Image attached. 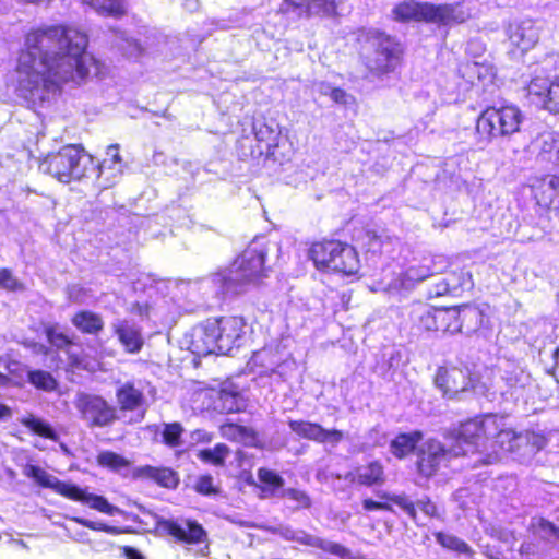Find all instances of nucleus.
Returning <instances> with one entry per match:
<instances>
[{
  "instance_id": "obj_7",
  "label": "nucleus",
  "mask_w": 559,
  "mask_h": 559,
  "mask_svg": "<svg viewBox=\"0 0 559 559\" xmlns=\"http://www.w3.org/2000/svg\"><path fill=\"white\" fill-rule=\"evenodd\" d=\"M368 40L372 41V53L361 58L367 76L382 79L394 73L403 63L404 44L396 36L380 29L371 31Z\"/></svg>"
},
{
  "instance_id": "obj_14",
  "label": "nucleus",
  "mask_w": 559,
  "mask_h": 559,
  "mask_svg": "<svg viewBox=\"0 0 559 559\" xmlns=\"http://www.w3.org/2000/svg\"><path fill=\"white\" fill-rule=\"evenodd\" d=\"M532 198L543 212H555L559 217V174H548L531 185Z\"/></svg>"
},
{
  "instance_id": "obj_39",
  "label": "nucleus",
  "mask_w": 559,
  "mask_h": 559,
  "mask_svg": "<svg viewBox=\"0 0 559 559\" xmlns=\"http://www.w3.org/2000/svg\"><path fill=\"white\" fill-rule=\"evenodd\" d=\"M379 498L382 500H386L391 506H397L406 515L413 520H417V510L416 503L404 492L402 493H390L386 491H380L378 493Z\"/></svg>"
},
{
  "instance_id": "obj_52",
  "label": "nucleus",
  "mask_w": 559,
  "mask_h": 559,
  "mask_svg": "<svg viewBox=\"0 0 559 559\" xmlns=\"http://www.w3.org/2000/svg\"><path fill=\"white\" fill-rule=\"evenodd\" d=\"M106 153L110 157L109 160L105 159L109 167L122 164V156L118 144L108 145ZM107 164H105V166Z\"/></svg>"
},
{
  "instance_id": "obj_50",
  "label": "nucleus",
  "mask_w": 559,
  "mask_h": 559,
  "mask_svg": "<svg viewBox=\"0 0 559 559\" xmlns=\"http://www.w3.org/2000/svg\"><path fill=\"white\" fill-rule=\"evenodd\" d=\"M361 504H362L364 510L367 512L377 511V510L385 511V512H394L393 507L386 500L376 501L371 498H365V499H362Z\"/></svg>"
},
{
  "instance_id": "obj_59",
  "label": "nucleus",
  "mask_w": 559,
  "mask_h": 559,
  "mask_svg": "<svg viewBox=\"0 0 559 559\" xmlns=\"http://www.w3.org/2000/svg\"><path fill=\"white\" fill-rule=\"evenodd\" d=\"M9 383H10V378H9V376H7V374H4V373H2V372L0 371V385H1V386H5V385H8Z\"/></svg>"
},
{
  "instance_id": "obj_18",
  "label": "nucleus",
  "mask_w": 559,
  "mask_h": 559,
  "mask_svg": "<svg viewBox=\"0 0 559 559\" xmlns=\"http://www.w3.org/2000/svg\"><path fill=\"white\" fill-rule=\"evenodd\" d=\"M209 408L219 415L242 413L247 408V400L235 385H225L210 390Z\"/></svg>"
},
{
  "instance_id": "obj_48",
  "label": "nucleus",
  "mask_w": 559,
  "mask_h": 559,
  "mask_svg": "<svg viewBox=\"0 0 559 559\" xmlns=\"http://www.w3.org/2000/svg\"><path fill=\"white\" fill-rule=\"evenodd\" d=\"M543 159L549 162H557L559 159V142L555 139L545 141L540 151Z\"/></svg>"
},
{
  "instance_id": "obj_31",
  "label": "nucleus",
  "mask_w": 559,
  "mask_h": 559,
  "mask_svg": "<svg viewBox=\"0 0 559 559\" xmlns=\"http://www.w3.org/2000/svg\"><path fill=\"white\" fill-rule=\"evenodd\" d=\"M71 323L82 334L98 335L104 331L105 322L99 313L91 310H79L71 317Z\"/></svg>"
},
{
  "instance_id": "obj_40",
  "label": "nucleus",
  "mask_w": 559,
  "mask_h": 559,
  "mask_svg": "<svg viewBox=\"0 0 559 559\" xmlns=\"http://www.w3.org/2000/svg\"><path fill=\"white\" fill-rule=\"evenodd\" d=\"M229 452V448L225 443H216L212 449L200 450L198 457L204 463L224 466Z\"/></svg>"
},
{
  "instance_id": "obj_32",
  "label": "nucleus",
  "mask_w": 559,
  "mask_h": 559,
  "mask_svg": "<svg viewBox=\"0 0 559 559\" xmlns=\"http://www.w3.org/2000/svg\"><path fill=\"white\" fill-rule=\"evenodd\" d=\"M114 332L127 353L138 354L142 350L144 340L139 329L128 324L127 321H122L115 325Z\"/></svg>"
},
{
  "instance_id": "obj_3",
  "label": "nucleus",
  "mask_w": 559,
  "mask_h": 559,
  "mask_svg": "<svg viewBox=\"0 0 559 559\" xmlns=\"http://www.w3.org/2000/svg\"><path fill=\"white\" fill-rule=\"evenodd\" d=\"M267 254L265 245L252 241L227 267L214 272L212 281L223 298L237 297L251 287H259L269 276L270 267L265 265Z\"/></svg>"
},
{
  "instance_id": "obj_47",
  "label": "nucleus",
  "mask_w": 559,
  "mask_h": 559,
  "mask_svg": "<svg viewBox=\"0 0 559 559\" xmlns=\"http://www.w3.org/2000/svg\"><path fill=\"white\" fill-rule=\"evenodd\" d=\"M416 506L419 507V509L426 516H428L430 519H439L440 518L439 508H438L437 503L430 497L425 496L424 498L418 500Z\"/></svg>"
},
{
  "instance_id": "obj_28",
  "label": "nucleus",
  "mask_w": 559,
  "mask_h": 559,
  "mask_svg": "<svg viewBox=\"0 0 559 559\" xmlns=\"http://www.w3.org/2000/svg\"><path fill=\"white\" fill-rule=\"evenodd\" d=\"M44 334L47 342L56 350H63L68 356V361L72 368L83 367V357L79 354L71 353L73 346H75L74 340L61 332L57 324H47L44 326Z\"/></svg>"
},
{
  "instance_id": "obj_37",
  "label": "nucleus",
  "mask_w": 559,
  "mask_h": 559,
  "mask_svg": "<svg viewBox=\"0 0 559 559\" xmlns=\"http://www.w3.org/2000/svg\"><path fill=\"white\" fill-rule=\"evenodd\" d=\"M96 464L117 473L131 466V462L127 457L110 450L100 451L96 455Z\"/></svg>"
},
{
  "instance_id": "obj_45",
  "label": "nucleus",
  "mask_w": 559,
  "mask_h": 559,
  "mask_svg": "<svg viewBox=\"0 0 559 559\" xmlns=\"http://www.w3.org/2000/svg\"><path fill=\"white\" fill-rule=\"evenodd\" d=\"M74 522L81 524L82 526L84 527H87L92 531H96V532H105V533H108V534H111V535H118L120 533H122V530L119 528V527H116V526H110L106 523H103V522H95V521H91V520H87V519H84V518H73L72 519Z\"/></svg>"
},
{
  "instance_id": "obj_10",
  "label": "nucleus",
  "mask_w": 559,
  "mask_h": 559,
  "mask_svg": "<svg viewBox=\"0 0 559 559\" xmlns=\"http://www.w3.org/2000/svg\"><path fill=\"white\" fill-rule=\"evenodd\" d=\"M452 307H437L423 301L409 306L408 319L412 331L417 335L452 334L456 329Z\"/></svg>"
},
{
  "instance_id": "obj_43",
  "label": "nucleus",
  "mask_w": 559,
  "mask_h": 559,
  "mask_svg": "<svg viewBox=\"0 0 559 559\" xmlns=\"http://www.w3.org/2000/svg\"><path fill=\"white\" fill-rule=\"evenodd\" d=\"M0 361L4 362L5 374L9 376L10 381L14 380L16 384L21 385L20 381L24 379L27 372L26 367L10 356L0 357Z\"/></svg>"
},
{
  "instance_id": "obj_15",
  "label": "nucleus",
  "mask_w": 559,
  "mask_h": 559,
  "mask_svg": "<svg viewBox=\"0 0 559 559\" xmlns=\"http://www.w3.org/2000/svg\"><path fill=\"white\" fill-rule=\"evenodd\" d=\"M473 287L471 273L463 269L452 270L444 273L442 278L435 282L427 290V298L459 297L466 289Z\"/></svg>"
},
{
  "instance_id": "obj_49",
  "label": "nucleus",
  "mask_w": 559,
  "mask_h": 559,
  "mask_svg": "<svg viewBox=\"0 0 559 559\" xmlns=\"http://www.w3.org/2000/svg\"><path fill=\"white\" fill-rule=\"evenodd\" d=\"M286 539L299 543L300 545L319 548L321 538L316 537L309 533L301 532V534H292L287 536Z\"/></svg>"
},
{
  "instance_id": "obj_23",
  "label": "nucleus",
  "mask_w": 559,
  "mask_h": 559,
  "mask_svg": "<svg viewBox=\"0 0 559 559\" xmlns=\"http://www.w3.org/2000/svg\"><path fill=\"white\" fill-rule=\"evenodd\" d=\"M538 39L537 29L528 22L513 23L508 27V41L513 55H524L535 47Z\"/></svg>"
},
{
  "instance_id": "obj_11",
  "label": "nucleus",
  "mask_w": 559,
  "mask_h": 559,
  "mask_svg": "<svg viewBox=\"0 0 559 559\" xmlns=\"http://www.w3.org/2000/svg\"><path fill=\"white\" fill-rule=\"evenodd\" d=\"M435 385L448 399H457L461 394L475 391L480 377L468 366H440L433 378Z\"/></svg>"
},
{
  "instance_id": "obj_26",
  "label": "nucleus",
  "mask_w": 559,
  "mask_h": 559,
  "mask_svg": "<svg viewBox=\"0 0 559 559\" xmlns=\"http://www.w3.org/2000/svg\"><path fill=\"white\" fill-rule=\"evenodd\" d=\"M218 432L222 438L240 443L245 447L261 448V441L258 431L238 421L225 420L218 426Z\"/></svg>"
},
{
  "instance_id": "obj_17",
  "label": "nucleus",
  "mask_w": 559,
  "mask_h": 559,
  "mask_svg": "<svg viewBox=\"0 0 559 559\" xmlns=\"http://www.w3.org/2000/svg\"><path fill=\"white\" fill-rule=\"evenodd\" d=\"M527 96L544 109L559 114V80L549 81L544 76H535L527 84Z\"/></svg>"
},
{
  "instance_id": "obj_51",
  "label": "nucleus",
  "mask_w": 559,
  "mask_h": 559,
  "mask_svg": "<svg viewBox=\"0 0 559 559\" xmlns=\"http://www.w3.org/2000/svg\"><path fill=\"white\" fill-rule=\"evenodd\" d=\"M151 305L148 302H132L129 312L139 317L140 319H148L151 313Z\"/></svg>"
},
{
  "instance_id": "obj_36",
  "label": "nucleus",
  "mask_w": 559,
  "mask_h": 559,
  "mask_svg": "<svg viewBox=\"0 0 559 559\" xmlns=\"http://www.w3.org/2000/svg\"><path fill=\"white\" fill-rule=\"evenodd\" d=\"M27 382L36 390L52 392L58 388L57 379L46 370L31 369L26 372Z\"/></svg>"
},
{
  "instance_id": "obj_20",
  "label": "nucleus",
  "mask_w": 559,
  "mask_h": 559,
  "mask_svg": "<svg viewBox=\"0 0 559 559\" xmlns=\"http://www.w3.org/2000/svg\"><path fill=\"white\" fill-rule=\"evenodd\" d=\"M289 429L298 437L318 443L337 444L344 439V432L338 429H325L318 423L307 420H288Z\"/></svg>"
},
{
  "instance_id": "obj_58",
  "label": "nucleus",
  "mask_w": 559,
  "mask_h": 559,
  "mask_svg": "<svg viewBox=\"0 0 559 559\" xmlns=\"http://www.w3.org/2000/svg\"><path fill=\"white\" fill-rule=\"evenodd\" d=\"M554 357H555L554 372H555L556 379L559 383V347L556 348Z\"/></svg>"
},
{
  "instance_id": "obj_53",
  "label": "nucleus",
  "mask_w": 559,
  "mask_h": 559,
  "mask_svg": "<svg viewBox=\"0 0 559 559\" xmlns=\"http://www.w3.org/2000/svg\"><path fill=\"white\" fill-rule=\"evenodd\" d=\"M0 287L14 290L17 287V281L13 277L9 269H0Z\"/></svg>"
},
{
  "instance_id": "obj_46",
  "label": "nucleus",
  "mask_w": 559,
  "mask_h": 559,
  "mask_svg": "<svg viewBox=\"0 0 559 559\" xmlns=\"http://www.w3.org/2000/svg\"><path fill=\"white\" fill-rule=\"evenodd\" d=\"M194 490L203 496L216 495L218 492L217 487L214 486L213 477L210 474L201 475L197 479Z\"/></svg>"
},
{
  "instance_id": "obj_9",
  "label": "nucleus",
  "mask_w": 559,
  "mask_h": 559,
  "mask_svg": "<svg viewBox=\"0 0 559 559\" xmlns=\"http://www.w3.org/2000/svg\"><path fill=\"white\" fill-rule=\"evenodd\" d=\"M524 116L513 104L485 107L475 123L476 134L487 142L510 139L521 131Z\"/></svg>"
},
{
  "instance_id": "obj_27",
  "label": "nucleus",
  "mask_w": 559,
  "mask_h": 559,
  "mask_svg": "<svg viewBox=\"0 0 559 559\" xmlns=\"http://www.w3.org/2000/svg\"><path fill=\"white\" fill-rule=\"evenodd\" d=\"M132 478L140 480H152L156 485L167 489H175L180 483L176 471L166 466L143 465L132 471Z\"/></svg>"
},
{
  "instance_id": "obj_6",
  "label": "nucleus",
  "mask_w": 559,
  "mask_h": 559,
  "mask_svg": "<svg viewBox=\"0 0 559 559\" xmlns=\"http://www.w3.org/2000/svg\"><path fill=\"white\" fill-rule=\"evenodd\" d=\"M105 164L106 160L97 163L82 144H66L46 154L39 162V169L59 182L70 183L92 175L99 178L104 173Z\"/></svg>"
},
{
  "instance_id": "obj_13",
  "label": "nucleus",
  "mask_w": 559,
  "mask_h": 559,
  "mask_svg": "<svg viewBox=\"0 0 559 559\" xmlns=\"http://www.w3.org/2000/svg\"><path fill=\"white\" fill-rule=\"evenodd\" d=\"M156 528L181 544L197 545L207 539L204 527L192 519H187L181 525L177 520L160 518L156 521Z\"/></svg>"
},
{
  "instance_id": "obj_42",
  "label": "nucleus",
  "mask_w": 559,
  "mask_h": 559,
  "mask_svg": "<svg viewBox=\"0 0 559 559\" xmlns=\"http://www.w3.org/2000/svg\"><path fill=\"white\" fill-rule=\"evenodd\" d=\"M183 428L180 423H168L164 425L162 440L169 448H177L181 444Z\"/></svg>"
},
{
  "instance_id": "obj_60",
  "label": "nucleus",
  "mask_w": 559,
  "mask_h": 559,
  "mask_svg": "<svg viewBox=\"0 0 559 559\" xmlns=\"http://www.w3.org/2000/svg\"><path fill=\"white\" fill-rule=\"evenodd\" d=\"M248 154L243 153L242 159L247 158Z\"/></svg>"
},
{
  "instance_id": "obj_16",
  "label": "nucleus",
  "mask_w": 559,
  "mask_h": 559,
  "mask_svg": "<svg viewBox=\"0 0 559 559\" xmlns=\"http://www.w3.org/2000/svg\"><path fill=\"white\" fill-rule=\"evenodd\" d=\"M281 14L296 12L299 17L334 16L337 13V0H283L278 8Z\"/></svg>"
},
{
  "instance_id": "obj_21",
  "label": "nucleus",
  "mask_w": 559,
  "mask_h": 559,
  "mask_svg": "<svg viewBox=\"0 0 559 559\" xmlns=\"http://www.w3.org/2000/svg\"><path fill=\"white\" fill-rule=\"evenodd\" d=\"M454 311V323L456 329L453 334L465 331L466 333L477 332L487 323V316L484 310L475 304H463L460 306H451Z\"/></svg>"
},
{
  "instance_id": "obj_12",
  "label": "nucleus",
  "mask_w": 559,
  "mask_h": 559,
  "mask_svg": "<svg viewBox=\"0 0 559 559\" xmlns=\"http://www.w3.org/2000/svg\"><path fill=\"white\" fill-rule=\"evenodd\" d=\"M74 406L90 428L108 427L119 419L117 408L99 394L79 393Z\"/></svg>"
},
{
  "instance_id": "obj_25",
  "label": "nucleus",
  "mask_w": 559,
  "mask_h": 559,
  "mask_svg": "<svg viewBox=\"0 0 559 559\" xmlns=\"http://www.w3.org/2000/svg\"><path fill=\"white\" fill-rule=\"evenodd\" d=\"M340 241L336 238L323 237L308 245L307 258L318 272L325 273L332 258L336 254Z\"/></svg>"
},
{
  "instance_id": "obj_29",
  "label": "nucleus",
  "mask_w": 559,
  "mask_h": 559,
  "mask_svg": "<svg viewBox=\"0 0 559 559\" xmlns=\"http://www.w3.org/2000/svg\"><path fill=\"white\" fill-rule=\"evenodd\" d=\"M423 439L424 432L421 430L400 432L390 441V452L396 460H404L416 454L418 444Z\"/></svg>"
},
{
  "instance_id": "obj_33",
  "label": "nucleus",
  "mask_w": 559,
  "mask_h": 559,
  "mask_svg": "<svg viewBox=\"0 0 559 559\" xmlns=\"http://www.w3.org/2000/svg\"><path fill=\"white\" fill-rule=\"evenodd\" d=\"M94 9L99 15L112 17L116 20L122 19L128 13V5L126 0H80Z\"/></svg>"
},
{
  "instance_id": "obj_34",
  "label": "nucleus",
  "mask_w": 559,
  "mask_h": 559,
  "mask_svg": "<svg viewBox=\"0 0 559 559\" xmlns=\"http://www.w3.org/2000/svg\"><path fill=\"white\" fill-rule=\"evenodd\" d=\"M262 498L276 496L284 486V478L273 469L260 467L257 471Z\"/></svg>"
},
{
  "instance_id": "obj_24",
  "label": "nucleus",
  "mask_w": 559,
  "mask_h": 559,
  "mask_svg": "<svg viewBox=\"0 0 559 559\" xmlns=\"http://www.w3.org/2000/svg\"><path fill=\"white\" fill-rule=\"evenodd\" d=\"M117 412L132 413L142 411L144 416L146 408V397L141 388H138L133 381H126L116 388Z\"/></svg>"
},
{
  "instance_id": "obj_19",
  "label": "nucleus",
  "mask_w": 559,
  "mask_h": 559,
  "mask_svg": "<svg viewBox=\"0 0 559 559\" xmlns=\"http://www.w3.org/2000/svg\"><path fill=\"white\" fill-rule=\"evenodd\" d=\"M360 270V258L354 246L341 240L336 254L332 258L325 273L342 277L356 276Z\"/></svg>"
},
{
  "instance_id": "obj_2",
  "label": "nucleus",
  "mask_w": 559,
  "mask_h": 559,
  "mask_svg": "<svg viewBox=\"0 0 559 559\" xmlns=\"http://www.w3.org/2000/svg\"><path fill=\"white\" fill-rule=\"evenodd\" d=\"M521 433L507 423L504 415L481 413L461 420L444 433L447 444L429 441L416 452L415 468L419 477L436 476L442 463L479 453L478 465H492L518 450Z\"/></svg>"
},
{
  "instance_id": "obj_56",
  "label": "nucleus",
  "mask_w": 559,
  "mask_h": 559,
  "mask_svg": "<svg viewBox=\"0 0 559 559\" xmlns=\"http://www.w3.org/2000/svg\"><path fill=\"white\" fill-rule=\"evenodd\" d=\"M11 415H12L11 408L5 404L0 403V420L4 419V418H9Z\"/></svg>"
},
{
  "instance_id": "obj_55",
  "label": "nucleus",
  "mask_w": 559,
  "mask_h": 559,
  "mask_svg": "<svg viewBox=\"0 0 559 559\" xmlns=\"http://www.w3.org/2000/svg\"><path fill=\"white\" fill-rule=\"evenodd\" d=\"M122 554L127 559H144L143 555L131 546H124L122 547Z\"/></svg>"
},
{
  "instance_id": "obj_41",
  "label": "nucleus",
  "mask_w": 559,
  "mask_h": 559,
  "mask_svg": "<svg viewBox=\"0 0 559 559\" xmlns=\"http://www.w3.org/2000/svg\"><path fill=\"white\" fill-rule=\"evenodd\" d=\"M281 497L294 502L295 510L310 509L312 506L311 497L307 491L298 488H287L282 490Z\"/></svg>"
},
{
  "instance_id": "obj_22",
  "label": "nucleus",
  "mask_w": 559,
  "mask_h": 559,
  "mask_svg": "<svg viewBox=\"0 0 559 559\" xmlns=\"http://www.w3.org/2000/svg\"><path fill=\"white\" fill-rule=\"evenodd\" d=\"M345 478L353 485L367 488L382 486L386 481L385 468L380 460L354 467Z\"/></svg>"
},
{
  "instance_id": "obj_4",
  "label": "nucleus",
  "mask_w": 559,
  "mask_h": 559,
  "mask_svg": "<svg viewBox=\"0 0 559 559\" xmlns=\"http://www.w3.org/2000/svg\"><path fill=\"white\" fill-rule=\"evenodd\" d=\"M247 321L239 314L211 317L194 328L190 349L198 356L226 354L241 345Z\"/></svg>"
},
{
  "instance_id": "obj_38",
  "label": "nucleus",
  "mask_w": 559,
  "mask_h": 559,
  "mask_svg": "<svg viewBox=\"0 0 559 559\" xmlns=\"http://www.w3.org/2000/svg\"><path fill=\"white\" fill-rule=\"evenodd\" d=\"M433 536L438 544L445 549L452 550L457 554H464L468 558H473L475 555V551L466 542L454 535H450L443 532H436Z\"/></svg>"
},
{
  "instance_id": "obj_57",
  "label": "nucleus",
  "mask_w": 559,
  "mask_h": 559,
  "mask_svg": "<svg viewBox=\"0 0 559 559\" xmlns=\"http://www.w3.org/2000/svg\"><path fill=\"white\" fill-rule=\"evenodd\" d=\"M539 526L542 528H544V530H548V531L554 532V533L557 532L556 525L552 522L548 521V520H542L540 523H539Z\"/></svg>"
},
{
  "instance_id": "obj_1",
  "label": "nucleus",
  "mask_w": 559,
  "mask_h": 559,
  "mask_svg": "<svg viewBox=\"0 0 559 559\" xmlns=\"http://www.w3.org/2000/svg\"><path fill=\"white\" fill-rule=\"evenodd\" d=\"M72 34H80L63 24L28 31L19 51L15 72L17 95L27 102H44L49 93H60L64 85L73 87L86 82L93 59L82 46L72 45Z\"/></svg>"
},
{
  "instance_id": "obj_54",
  "label": "nucleus",
  "mask_w": 559,
  "mask_h": 559,
  "mask_svg": "<svg viewBox=\"0 0 559 559\" xmlns=\"http://www.w3.org/2000/svg\"><path fill=\"white\" fill-rule=\"evenodd\" d=\"M329 96L334 103L342 105H346L348 103L349 97L346 91L341 87H333L330 91Z\"/></svg>"
},
{
  "instance_id": "obj_35",
  "label": "nucleus",
  "mask_w": 559,
  "mask_h": 559,
  "mask_svg": "<svg viewBox=\"0 0 559 559\" xmlns=\"http://www.w3.org/2000/svg\"><path fill=\"white\" fill-rule=\"evenodd\" d=\"M20 423L28 429L33 435L38 436L43 439L57 441L59 436L56 430L44 419L36 417L33 414H28L20 419Z\"/></svg>"
},
{
  "instance_id": "obj_8",
  "label": "nucleus",
  "mask_w": 559,
  "mask_h": 559,
  "mask_svg": "<svg viewBox=\"0 0 559 559\" xmlns=\"http://www.w3.org/2000/svg\"><path fill=\"white\" fill-rule=\"evenodd\" d=\"M23 474L34 479L39 487L51 489L68 500L80 502L100 513L114 515L119 511L104 496L91 493L87 488H81L75 484L62 481L38 465L27 464L23 469Z\"/></svg>"
},
{
  "instance_id": "obj_44",
  "label": "nucleus",
  "mask_w": 559,
  "mask_h": 559,
  "mask_svg": "<svg viewBox=\"0 0 559 559\" xmlns=\"http://www.w3.org/2000/svg\"><path fill=\"white\" fill-rule=\"evenodd\" d=\"M319 549L341 559H353L350 550L336 542H329L321 538Z\"/></svg>"
},
{
  "instance_id": "obj_30",
  "label": "nucleus",
  "mask_w": 559,
  "mask_h": 559,
  "mask_svg": "<svg viewBox=\"0 0 559 559\" xmlns=\"http://www.w3.org/2000/svg\"><path fill=\"white\" fill-rule=\"evenodd\" d=\"M283 362L284 358L281 350L272 346H264L254 352L250 359V365L260 367L263 374L275 373Z\"/></svg>"
},
{
  "instance_id": "obj_5",
  "label": "nucleus",
  "mask_w": 559,
  "mask_h": 559,
  "mask_svg": "<svg viewBox=\"0 0 559 559\" xmlns=\"http://www.w3.org/2000/svg\"><path fill=\"white\" fill-rule=\"evenodd\" d=\"M391 16L400 24L425 23L450 27L466 23L472 14L464 0L455 2L403 0L394 4Z\"/></svg>"
}]
</instances>
